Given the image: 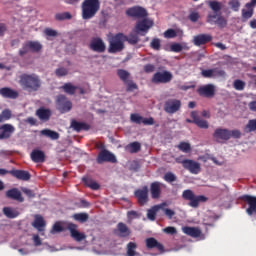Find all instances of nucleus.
I'll use <instances>...</instances> for the list:
<instances>
[{
	"instance_id": "1",
	"label": "nucleus",
	"mask_w": 256,
	"mask_h": 256,
	"mask_svg": "<svg viewBox=\"0 0 256 256\" xmlns=\"http://www.w3.org/2000/svg\"><path fill=\"white\" fill-rule=\"evenodd\" d=\"M125 42L129 45H137L139 43V36L137 34H130L129 36L123 33H117L109 39L108 53H121L125 49Z\"/></svg>"
},
{
	"instance_id": "2",
	"label": "nucleus",
	"mask_w": 256,
	"mask_h": 256,
	"mask_svg": "<svg viewBox=\"0 0 256 256\" xmlns=\"http://www.w3.org/2000/svg\"><path fill=\"white\" fill-rule=\"evenodd\" d=\"M20 85L24 91L33 93L41 89V78L37 74H22L20 76Z\"/></svg>"
},
{
	"instance_id": "3",
	"label": "nucleus",
	"mask_w": 256,
	"mask_h": 256,
	"mask_svg": "<svg viewBox=\"0 0 256 256\" xmlns=\"http://www.w3.org/2000/svg\"><path fill=\"white\" fill-rule=\"evenodd\" d=\"M101 9L99 0H84L82 2V18L84 20L93 19Z\"/></svg>"
},
{
	"instance_id": "4",
	"label": "nucleus",
	"mask_w": 256,
	"mask_h": 256,
	"mask_svg": "<svg viewBox=\"0 0 256 256\" xmlns=\"http://www.w3.org/2000/svg\"><path fill=\"white\" fill-rule=\"evenodd\" d=\"M213 137L216 139L217 143H227L231 137L233 139H241V131L217 128L213 133Z\"/></svg>"
},
{
	"instance_id": "5",
	"label": "nucleus",
	"mask_w": 256,
	"mask_h": 256,
	"mask_svg": "<svg viewBox=\"0 0 256 256\" xmlns=\"http://www.w3.org/2000/svg\"><path fill=\"white\" fill-rule=\"evenodd\" d=\"M182 198L185 201H189L188 205L190 207H193V209H197L200 203H207V201H209V198H207V196L195 195V192L190 189L184 190L182 192Z\"/></svg>"
},
{
	"instance_id": "6",
	"label": "nucleus",
	"mask_w": 256,
	"mask_h": 256,
	"mask_svg": "<svg viewBox=\"0 0 256 256\" xmlns=\"http://www.w3.org/2000/svg\"><path fill=\"white\" fill-rule=\"evenodd\" d=\"M171 81H173V73L167 70L158 71L154 73L151 78V82L154 83V85H165L171 83Z\"/></svg>"
},
{
	"instance_id": "7",
	"label": "nucleus",
	"mask_w": 256,
	"mask_h": 256,
	"mask_svg": "<svg viewBox=\"0 0 256 256\" xmlns=\"http://www.w3.org/2000/svg\"><path fill=\"white\" fill-rule=\"evenodd\" d=\"M153 25L154 23L151 19L144 18L136 22V25L134 27V32L136 33V35H142V37H145V35L149 33V29H151Z\"/></svg>"
},
{
	"instance_id": "8",
	"label": "nucleus",
	"mask_w": 256,
	"mask_h": 256,
	"mask_svg": "<svg viewBox=\"0 0 256 256\" xmlns=\"http://www.w3.org/2000/svg\"><path fill=\"white\" fill-rule=\"evenodd\" d=\"M56 107L60 113H69L73 109V103H71L67 96L60 94L56 97Z\"/></svg>"
},
{
	"instance_id": "9",
	"label": "nucleus",
	"mask_w": 256,
	"mask_h": 256,
	"mask_svg": "<svg viewBox=\"0 0 256 256\" xmlns=\"http://www.w3.org/2000/svg\"><path fill=\"white\" fill-rule=\"evenodd\" d=\"M208 5H209L210 9H212V11H214V14H212V13L208 14L207 18H206V22L209 23L210 25H215V23L217 22V19L219 17L217 14L222 9L221 2L210 1Z\"/></svg>"
},
{
	"instance_id": "10",
	"label": "nucleus",
	"mask_w": 256,
	"mask_h": 256,
	"mask_svg": "<svg viewBox=\"0 0 256 256\" xmlns=\"http://www.w3.org/2000/svg\"><path fill=\"white\" fill-rule=\"evenodd\" d=\"M180 110H181V100L170 98L165 101L164 103L165 113H168L169 115H174V113H177Z\"/></svg>"
},
{
	"instance_id": "11",
	"label": "nucleus",
	"mask_w": 256,
	"mask_h": 256,
	"mask_svg": "<svg viewBox=\"0 0 256 256\" xmlns=\"http://www.w3.org/2000/svg\"><path fill=\"white\" fill-rule=\"evenodd\" d=\"M240 199L241 201L246 203V205H248V208L246 209L247 215H249L250 217L253 215L256 216V197L245 194V195H242Z\"/></svg>"
},
{
	"instance_id": "12",
	"label": "nucleus",
	"mask_w": 256,
	"mask_h": 256,
	"mask_svg": "<svg viewBox=\"0 0 256 256\" xmlns=\"http://www.w3.org/2000/svg\"><path fill=\"white\" fill-rule=\"evenodd\" d=\"M89 49L94 51V53H105L107 50V45L100 37H93L89 43Z\"/></svg>"
},
{
	"instance_id": "13",
	"label": "nucleus",
	"mask_w": 256,
	"mask_h": 256,
	"mask_svg": "<svg viewBox=\"0 0 256 256\" xmlns=\"http://www.w3.org/2000/svg\"><path fill=\"white\" fill-rule=\"evenodd\" d=\"M96 161L99 165L103 163H117V157H115V154L111 153L109 150L103 149L99 152Z\"/></svg>"
},
{
	"instance_id": "14",
	"label": "nucleus",
	"mask_w": 256,
	"mask_h": 256,
	"mask_svg": "<svg viewBox=\"0 0 256 256\" xmlns=\"http://www.w3.org/2000/svg\"><path fill=\"white\" fill-rule=\"evenodd\" d=\"M182 167L187 171L191 172L193 175H198L201 173V164L195 162L194 160L184 159L180 162Z\"/></svg>"
},
{
	"instance_id": "15",
	"label": "nucleus",
	"mask_w": 256,
	"mask_h": 256,
	"mask_svg": "<svg viewBox=\"0 0 256 256\" xmlns=\"http://www.w3.org/2000/svg\"><path fill=\"white\" fill-rule=\"evenodd\" d=\"M134 195L141 206L147 205L149 202V188L147 186H144L142 189H137Z\"/></svg>"
},
{
	"instance_id": "16",
	"label": "nucleus",
	"mask_w": 256,
	"mask_h": 256,
	"mask_svg": "<svg viewBox=\"0 0 256 256\" xmlns=\"http://www.w3.org/2000/svg\"><path fill=\"white\" fill-rule=\"evenodd\" d=\"M198 95L200 97H206L207 99H211L215 97V85L213 84H206L198 87L197 89Z\"/></svg>"
},
{
	"instance_id": "17",
	"label": "nucleus",
	"mask_w": 256,
	"mask_h": 256,
	"mask_svg": "<svg viewBox=\"0 0 256 256\" xmlns=\"http://www.w3.org/2000/svg\"><path fill=\"white\" fill-rule=\"evenodd\" d=\"M256 0H251L245 4L246 9H242V21L243 23L249 21L255 13Z\"/></svg>"
},
{
	"instance_id": "18",
	"label": "nucleus",
	"mask_w": 256,
	"mask_h": 256,
	"mask_svg": "<svg viewBox=\"0 0 256 256\" xmlns=\"http://www.w3.org/2000/svg\"><path fill=\"white\" fill-rule=\"evenodd\" d=\"M126 15L135 19H145L147 17V10L140 6H134L126 10Z\"/></svg>"
},
{
	"instance_id": "19",
	"label": "nucleus",
	"mask_w": 256,
	"mask_h": 256,
	"mask_svg": "<svg viewBox=\"0 0 256 256\" xmlns=\"http://www.w3.org/2000/svg\"><path fill=\"white\" fill-rule=\"evenodd\" d=\"M68 231H70V235L74 241H84V239H87V235L85 233H81L77 231V225L74 223H69L67 226Z\"/></svg>"
},
{
	"instance_id": "20",
	"label": "nucleus",
	"mask_w": 256,
	"mask_h": 256,
	"mask_svg": "<svg viewBox=\"0 0 256 256\" xmlns=\"http://www.w3.org/2000/svg\"><path fill=\"white\" fill-rule=\"evenodd\" d=\"M213 41V36L211 34H198L193 37L192 43L196 47H201V45H207Z\"/></svg>"
},
{
	"instance_id": "21",
	"label": "nucleus",
	"mask_w": 256,
	"mask_h": 256,
	"mask_svg": "<svg viewBox=\"0 0 256 256\" xmlns=\"http://www.w3.org/2000/svg\"><path fill=\"white\" fill-rule=\"evenodd\" d=\"M15 133V126L12 124H3L0 126V141L3 139H10L11 135Z\"/></svg>"
},
{
	"instance_id": "22",
	"label": "nucleus",
	"mask_w": 256,
	"mask_h": 256,
	"mask_svg": "<svg viewBox=\"0 0 256 256\" xmlns=\"http://www.w3.org/2000/svg\"><path fill=\"white\" fill-rule=\"evenodd\" d=\"M162 189H163V183L159 181L152 182L150 184V195L152 199H160Z\"/></svg>"
},
{
	"instance_id": "23",
	"label": "nucleus",
	"mask_w": 256,
	"mask_h": 256,
	"mask_svg": "<svg viewBox=\"0 0 256 256\" xmlns=\"http://www.w3.org/2000/svg\"><path fill=\"white\" fill-rule=\"evenodd\" d=\"M9 174L12 175V177H15V179H18V181H29L31 179V173L27 170H10Z\"/></svg>"
},
{
	"instance_id": "24",
	"label": "nucleus",
	"mask_w": 256,
	"mask_h": 256,
	"mask_svg": "<svg viewBox=\"0 0 256 256\" xmlns=\"http://www.w3.org/2000/svg\"><path fill=\"white\" fill-rule=\"evenodd\" d=\"M7 199H12V201H18V203H23L25 198H23V194L17 188H12L6 191Z\"/></svg>"
},
{
	"instance_id": "25",
	"label": "nucleus",
	"mask_w": 256,
	"mask_h": 256,
	"mask_svg": "<svg viewBox=\"0 0 256 256\" xmlns=\"http://www.w3.org/2000/svg\"><path fill=\"white\" fill-rule=\"evenodd\" d=\"M47 225V223L45 222V219L43 218V216L37 214L34 216V221L32 222V227H34V229H37V231H39V233H43V231H45V226Z\"/></svg>"
},
{
	"instance_id": "26",
	"label": "nucleus",
	"mask_w": 256,
	"mask_h": 256,
	"mask_svg": "<svg viewBox=\"0 0 256 256\" xmlns=\"http://www.w3.org/2000/svg\"><path fill=\"white\" fill-rule=\"evenodd\" d=\"M0 95L1 97H4V99H17L19 97V92L9 87H3L0 89Z\"/></svg>"
},
{
	"instance_id": "27",
	"label": "nucleus",
	"mask_w": 256,
	"mask_h": 256,
	"mask_svg": "<svg viewBox=\"0 0 256 256\" xmlns=\"http://www.w3.org/2000/svg\"><path fill=\"white\" fill-rule=\"evenodd\" d=\"M191 118L194 119V125H197L199 129H209V122L203 120L201 117H198L197 111L191 112Z\"/></svg>"
},
{
	"instance_id": "28",
	"label": "nucleus",
	"mask_w": 256,
	"mask_h": 256,
	"mask_svg": "<svg viewBox=\"0 0 256 256\" xmlns=\"http://www.w3.org/2000/svg\"><path fill=\"white\" fill-rule=\"evenodd\" d=\"M70 127L77 133H81V131H89V129H91L89 124L85 122H77V120H72Z\"/></svg>"
},
{
	"instance_id": "29",
	"label": "nucleus",
	"mask_w": 256,
	"mask_h": 256,
	"mask_svg": "<svg viewBox=\"0 0 256 256\" xmlns=\"http://www.w3.org/2000/svg\"><path fill=\"white\" fill-rule=\"evenodd\" d=\"M3 215L7 217V219H17L21 215V212L17 208L13 207H4L2 209Z\"/></svg>"
},
{
	"instance_id": "30",
	"label": "nucleus",
	"mask_w": 256,
	"mask_h": 256,
	"mask_svg": "<svg viewBox=\"0 0 256 256\" xmlns=\"http://www.w3.org/2000/svg\"><path fill=\"white\" fill-rule=\"evenodd\" d=\"M147 249H158V251H164L165 247L157 239L150 237L146 239Z\"/></svg>"
},
{
	"instance_id": "31",
	"label": "nucleus",
	"mask_w": 256,
	"mask_h": 256,
	"mask_svg": "<svg viewBox=\"0 0 256 256\" xmlns=\"http://www.w3.org/2000/svg\"><path fill=\"white\" fill-rule=\"evenodd\" d=\"M30 157L34 163H45V152L41 150H33Z\"/></svg>"
},
{
	"instance_id": "32",
	"label": "nucleus",
	"mask_w": 256,
	"mask_h": 256,
	"mask_svg": "<svg viewBox=\"0 0 256 256\" xmlns=\"http://www.w3.org/2000/svg\"><path fill=\"white\" fill-rule=\"evenodd\" d=\"M163 205H165V203L160 205H155L152 208L148 209L147 219H149V221H155V219H157V213L159 212V209H163Z\"/></svg>"
},
{
	"instance_id": "33",
	"label": "nucleus",
	"mask_w": 256,
	"mask_h": 256,
	"mask_svg": "<svg viewBox=\"0 0 256 256\" xmlns=\"http://www.w3.org/2000/svg\"><path fill=\"white\" fill-rule=\"evenodd\" d=\"M36 115L40 121H49L51 119V110L40 108L36 111Z\"/></svg>"
},
{
	"instance_id": "34",
	"label": "nucleus",
	"mask_w": 256,
	"mask_h": 256,
	"mask_svg": "<svg viewBox=\"0 0 256 256\" xmlns=\"http://www.w3.org/2000/svg\"><path fill=\"white\" fill-rule=\"evenodd\" d=\"M183 233H185V235H189V237H201V229L195 227L185 226L183 228Z\"/></svg>"
},
{
	"instance_id": "35",
	"label": "nucleus",
	"mask_w": 256,
	"mask_h": 256,
	"mask_svg": "<svg viewBox=\"0 0 256 256\" xmlns=\"http://www.w3.org/2000/svg\"><path fill=\"white\" fill-rule=\"evenodd\" d=\"M27 43L31 53H40L43 49V45L39 41L29 40Z\"/></svg>"
},
{
	"instance_id": "36",
	"label": "nucleus",
	"mask_w": 256,
	"mask_h": 256,
	"mask_svg": "<svg viewBox=\"0 0 256 256\" xmlns=\"http://www.w3.org/2000/svg\"><path fill=\"white\" fill-rule=\"evenodd\" d=\"M117 229L119 231V235L121 237H129V235H131V230L129 229L128 226H126L125 223L123 222H119L117 224Z\"/></svg>"
},
{
	"instance_id": "37",
	"label": "nucleus",
	"mask_w": 256,
	"mask_h": 256,
	"mask_svg": "<svg viewBox=\"0 0 256 256\" xmlns=\"http://www.w3.org/2000/svg\"><path fill=\"white\" fill-rule=\"evenodd\" d=\"M125 151H127V153H131V154L139 153V151H141V143L132 142L125 146Z\"/></svg>"
},
{
	"instance_id": "38",
	"label": "nucleus",
	"mask_w": 256,
	"mask_h": 256,
	"mask_svg": "<svg viewBox=\"0 0 256 256\" xmlns=\"http://www.w3.org/2000/svg\"><path fill=\"white\" fill-rule=\"evenodd\" d=\"M126 249L127 256H141V254L135 251L137 249V243L135 242H129L126 246Z\"/></svg>"
},
{
	"instance_id": "39",
	"label": "nucleus",
	"mask_w": 256,
	"mask_h": 256,
	"mask_svg": "<svg viewBox=\"0 0 256 256\" xmlns=\"http://www.w3.org/2000/svg\"><path fill=\"white\" fill-rule=\"evenodd\" d=\"M40 133L41 135H44V137H49V139H52V141H57V139H59V134L50 129H44L40 131Z\"/></svg>"
},
{
	"instance_id": "40",
	"label": "nucleus",
	"mask_w": 256,
	"mask_h": 256,
	"mask_svg": "<svg viewBox=\"0 0 256 256\" xmlns=\"http://www.w3.org/2000/svg\"><path fill=\"white\" fill-rule=\"evenodd\" d=\"M117 75L123 83H127V81L131 79V73L125 69H118Z\"/></svg>"
},
{
	"instance_id": "41",
	"label": "nucleus",
	"mask_w": 256,
	"mask_h": 256,
	"mask_svg": "<svg viewBox=\"0 0 256 256\" xmlns=\"http://www.w3.org/2000/svg\"><path fill=\"white\" fill-rule=\"evenodd\" d=\"M82 181L86 185V187H89L93 191H97L100 188L99 183L91 180L90 178L84 177L82 178Z\"/></svg>"
},
{
	"instance_id": "42",
	"label": "nucleus",
	"mask_w": 256,
	"mask_h": 256,
	"mask_svg": "<svg viewBox=\"0 0 256 256\" xmlns=\"http://www.w3.org/2000/svg\"><path fill=\"white\" fill-rule=\"evenodd\" d=\"M62 89H63L64 93H67V95H73L77 91V89H79V87L74 86L71 83H65L62 86Z\"/></svg>"
},
{
	"instance_id": "43",
	"label": "nucleus",
	"mask_w": 256,
	"mask_h": 256,
	"mask_svg": "<svg viewBox=\"0 0 256 256\" xmlns=\"http://www.w3.org/2000/svg\"><path fill=\"white\" fill-rule=\"evenodd\" d=\"M73 219L79 223H87L89 221V214L82 212L73 215Z\"/></svg>"
},
{
	"instance_id": "44",
	"label": "nucleus",
	"mask_w": 256,
	"mask_h": 256,
	"mask_svg": "<svg viewBox=\"0 0 256 256\" xmlns=\"http://www.w3.org/2000/svg\"><path fill=\"white\" fill-rule=\"evenodd\" d=\"M244 130L246 133H253V131H256V118L249 120Z\"/></svg>"
},
{
	"instance_id": "45",
	"label": "nucleus",
	"mask_w": 256,
	"mask_h": 256,
	"mask_svg": "<svg viewBox=\"0 0 256 256\" xmlns=\"http://www.w3.org/2000/svg\"><path fill=\"white\" fill-rule=\"evenodd\" d=\"M228 5L232 11L237 13L241 9V1L239 0H229Z\"/></svg>"
},
{
	"instance_id": "46",
	"label": "nucleus",
	"mask_w": 256,
	"mask_h": 256,
	"mask_svg": "<svg viewBox=\"0 0 256 256\" xmlns=\"http://www.w3.org/2000/svg\"><path fill=\"white\" fill-rule=\"evenodd\" d=\"M124 85H126V91H127L128 93H131V91H135V90L139 89V87L137 86V84L134 83V81L131 80V79L128 80V81H126V82L124 83Z\"/></svg>"
},
{
	"instance_id": "47",
	"label": "nucleus",
	"mask_w": 256,
	"mask_h": 256,
	"mask_svg": "<svg viewBox=\"0 0 256 256\" xmlns=\"http://www.w3.org/2000/svg\"><path fill=\"white\" fill-rule=\"evenodd\" d=\"M179 151H182V153H190L191 152V144L187 142H180L177 146Z\"/></svg>"
},
{
	"instance_id": "48",
	"label": "nucleus",
	"mask_w": 256,
	"mask_h": 256,
	"mask_svg": "<svg viewBox=\"0 0 256 256\" xmlns=\"http://www.w3.org/2000/svg\"><path fill=\"white\" fill-rule=\"evenodd\" d=\"M245 85V81L240 79H236L233 82V87L236 91H243V89H245Z\"/></svg>"
},
{
	"instance_id": "49",
	"label": "nucleus",
	"mask_w": 256,
	"mask_h": 256,
	"mask_svg": "<svg viewBox=\"0 0 256 256\" xmlns=\"http://www.w3.org/2000/svg\"><path fill=\"white\" fill-rule=\"evenodd\" d=\"M151 49H154V51H160L161 50V39L154 38L152 39L150 43Z\"/></svg>"
},
{
	"instance_id": "50",
	"label": "nucleus",
	"mask_w": 256,
	"mask_h": 256,
	"mask_svg": "<svg viewBox=\"0 0 256 256\" xmlns=\"http://www.w3.org/2000/svg\"><path fill=\"white\" fill-rule=\"evenodd\" d=\"M9 119H11V110H3L0 114V123H3V121H9Z\"/></svg>"
},
{
	"instance_id": "51",
	"label": "nucleus",
	"mask_w": 256,
	"mask_h": 256,
	"mask_svg": "<svg viewBox=\"0 0 256 256\" xmlns=\"http://www.w3.org/2000/svg\"><path fill=\"white\" fill-rule=\"evenodd\" d=\"M31 52V49L29 48V44L26 41L23 45L22 48L19 50L18 55L20 57H25V55H27V53Z\"/></svg>"
},
{
	"instance_id": "52",
	"label": "nucleus",
	"mask_w": 256,
	"mask_h": 256,
	"mask_svg": "<svg viewBox=\"0 0 256 256\" xmlns=\"http://www.w3.org/2000/svg\"><path fill=\"white\" fill-rule=\"evenodd\" d=\"M214 25H217L220 27V29H224V27H227V19L225 17L219 15L216 19V23Z\"/></svg>"
},
{
	"instance_id": "53",
	"label": "nucleus",
	"mask_w": 256,
	"mask_h": 256,
	"mask_svg": "<svg viewBox=\"0 0 256 256\" xmlns=\"http://www.w3.org/2000/svg\"><path fill=\"white\" fill-rule=\"evenodd\" d=\"M165 39H175L177 37V31L175 29H168L164 32Z\"/></svg>"
},
{
	"instance_id": "54",
	"label": "nucleus",
	"mask_w": 256,
	"mask_h": 256,
	"mask_svg": "<svg viewBox=\"0 0 256 256\" xmlns=\"http://www.w3.org/2000/svg\"><path fill=\"white\" fill-rule=\"evenodd\" d=\"M164 181H166L167 183H173L177 181V176H175V174H173L172 172H167L164 175Z\"/></svg>"
},
{
	"instance_id": "55",
	"label": "nucleus",
	"mask_w": 256,
	"mask_h": 256,
	"mask_svg": "<svg viewBox=\"0 0 256 256\" xmlns=\"http://www.w3.org/2000/svg\"><path fill=\"white\" fill-rule=\"evenodd\" d=\"M212 73H213V79L215 77H225V75H227V73L220 68H212Z\"/></svg>"
},
{
	"instance_id": "56",
	"label": "nucleus",
	"mask_w": 256,
	"mask_h": 256,
	"mask_svg": "<svg viewBox=\"0 0 256 256\" xmlns=\"http://www.w3.org/2000/svg\"><path fill=\"white\" fill-rule=\"evenodd\" d=\"M68 74H69V70H67V68H64V67H60L55 70V75L57 77H65Z\"/></svg>"
},
{
	"instance_id": "57",
	"label": "nucleus",
	"mask_w": 256,
	"mask_h": 256,
	"mask_svg": "<svg viewBox=\"0 0 256 256\" xmlns=\"http://www.w3.org/2000/svg\"><path fill=\"white\" fill-rule=\"evenodd\" d=\"M130 119L132 123H136L137 125L143 123V117L139 114H131Z\"/></svg>"
},
{
	"instance_id": "58",
	"label": "nucleus",
	"mask_w": 256,
	"mask_h": 256,
	"mask_svg": "<svg viewBox=\"0 0 256 256\" xmlns=\"http://www.w3.org/2000/svg\"><path fill=\"white\" fill-rule=\"evenodd\" d=\"M201 75L202 77H204V79H213V68L208 70H202Z\"/></svg>"
},
{
	"instance_id": "59",
	"label": "nucleus",
	"mask_w": 256,
	"mask_h": 256,
	"mask_svg": "<svg viewBox=\"0 0 256 256\" xmlns=\"http://www.w3.org/2000/svg\"><path fill=\"white\" fill-rule=\"evenodd\" d=\"M170 49L173 53H181V51H183V46L179 43H174L170 46Z\"/></svg>"
},
{
	"instance_id": "60",
	"label": "nucleus",
	"mask_w": 256,
	"mask_h": 256,
	"mask_svg": "<svg viewBox=\"0 0 256 256\" xmlns=\"http://www.w3.org/2000/svg\"><path fill=\"white\" fill-rule=\"evenodd\" d=\"M163 231H164V233H166V235H176L177 228H175L173 226H168V227L164 228Z\"/></svg>"
},
{
	"instance_id": "61",
	"label": "nucleus",
	"mask_w": 256,
	"mask_h": 256,
	"mask_svg": "<svg viewBox=\"0 0 256 256\" xmlns=\"http://www.w3.org/2000/svg\"><path fill=\"white\" fill-rule=\"evenodd\" d=\"M164 215L168 217L169 219H173L175 217V211L169 208H162Z\"/></svg>"
},
{
	"instance_id": "62",
	"label": "nucleus",
	"mask_w": 256,
	"mask_h": 256,
	"mask_svg": "<svg viewBox=\"0 0 256 256\" xmlns=\"http://www.w3.org/2000/svg\"><path fill=\"white\" fill-rule=\"evenodd\" d=\"M62 231H63V226L59 222H56L53 225L51 233H61Z\"/></svg>"
},
{
	"instance_id": "63",
	"label": "nucleus",
	"mask_w": 256,
	"mask_h": 256,
	"mask_svg": "<svg viewBox=\"0 0 256 256\" xmlns=\"http://www.w3.org/2000/svg\"><path fill=\"white\" fill-rule=\"evenodd\" d=\"M44 33L47 37H57V30H53L51 28H46Z\"/></svg>"
},
{
	"instance_id": "64",
	"label": "nucleus",
	"mask_w": 256,
	"mask_h": 256,
	"mask_svg": "<svg viewBox=\"0 0 256 256\" xmlns=\"http://www.w3.org/2000/svg\"><path fill=\"white\" fill-rule=\"evenodd\" d=\"M143 69H144V72H146V73L155 72V66L153 64H146V65H144Z\"/></svg>"
}]
</instances>
